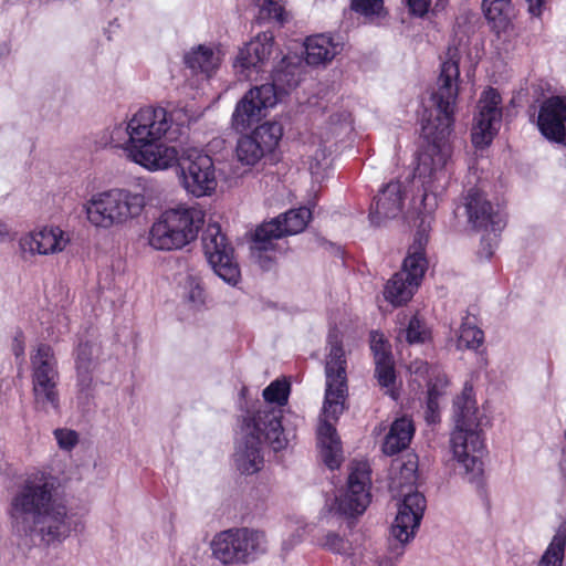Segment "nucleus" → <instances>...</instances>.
<instances>
[{"instance_id": "bb28decb", "label": "nucleus", "mask_w": 566, "mask_h": 566, "mask_svg": "<svg viewBox=\"0 0 566 566\" xmlns=\"http://www.w3.org/2000/svg\"><path fill=\"white\" fill-rule=\"evenodd\" d=\"M275 41L271 31H264L250 40V70L253 67L256 72H268L272 66V55L274 53Z\"/></svg>"}, {"instance_id": "e433bc0d", "label": "nucleus", "mask_w": 566, "mask_h": 566, "mask_svg": "<svg viewBox=\"0 0 566 566\" xmlns=\"http://www.w3.org/2000/svg\"><path fill=\"white\" fill-rule=\"evenodd\" d=\"M98 144L104 147H122L127 151V156L130 158V120L126 124L115 125L101 137Z\"/></svg>"}, {"instance_id": "09e8293b", "label": "nucleus", "mask_w": 566, "mask_h": 566, "mask_svg": "<svg viewBox=\"0 0 566 566\" xmlns=\"http://www.w3.org/2000/svg\"><path fill=\"white\" fill-rule=\"evenodd\" d=\"M486 234L482 237L481 239V249H480V254L481 255H484L486 259H490L493 253H494V250L496 249L497 244H499V235L501 232H496V233H493V232H490V231H485Z\"/></svg>"}, {"instance_id": "de8ad7c7", "label": "nucleus", "mask_w": 566, "mask_h": 566, "mask_svg": "<svg viewBox=\"0 0 566 566\" xmlns=\"http://www.w3.org/2000/svg\"><path fill=\"white\" fill-rule=\"evenodd\" d=\"M188 293L187 300L195 306L200 307L205 305L206 302V293L202 286L196 282L195 280H189L188 282Z\"/></svg>"}, {"instance_id": "f03ea898", "label": "nucleus", "mask_w": 566, "mask_h": 566, "mask_svg": "<svg viewBox=\"0 0 566 566\" xmlns=\"http://www.w3.org/2000/svg\"><path fill=\"white\" fill-rule=\"evenodd\" d=\"M459 81V61L450 57L442 62L437 80V90L431 95L436 116L424 120L421 128L423 137L430 145L426 151L419 155L415 171L416 176L422 179L424 199L430 193L437 195L433 182L446 177L444 167L451 154L447 140L453 132Z\"/></svg>"}, {"instance_id": "473e14b6", "label": "nucleus", "mask_w": 566, "mask_h": 566, "mask_svg": "<svg viewBox=\"0 0 566 566\" xmlns=\"http://www.w3.org/2000/svg\"><path fill=\"white\" fill-rule=\"evenodd\" d=\"M271 74L272 82L281 93H287L289 90L300 84V66L286 63V57H282L280 65L271 66L268 70Z\"/></svg>"}, {"instance_id": "4468645a", "label": "nucleus", "mask_w": 566, "mask_h": 566, "mask_svg": "<svg viewBox=\"0 0 566 566\" xmlns=\"http://www.w3.org/2000/svg\"><path fill=\"white\" fill-rule=\"evenodd\" d=\"M426 503V497L421 493L412 492L406 494L399 504L398 513L390 530L391 536L397 541L400 548L398 554H401L405 545L415 537L423 517Z\"/></svg>"}, {"instance_id": "a19ab883", "label": "nucleus", "mask_w": 566, "mask_h": 566, "mask_svg": "<svg viewBox=\"0 0 566 566\" xmlns=\"http://www.w3.org/2000/svg\"><path fill=\"white\" fill-rule=\"evenodd\" d=\"M379 361H375V376L381 387H390L395 384L396 374L391 356H382Z\"/></svg>"}, {"instance_id": "58836bf2", "label": "nucleus", "mask_w": 566, "mask_h": 566, "mask_svg": "<svg viewBox=\"0 0 566 566\" xmlns=\"http://www.w3.org/2000/svg\"><path fill=\"white\" fill-rule=\"evenodd\" d=\"M406 340L410 345L424 344L431 338V331L426 322L418 315H413L405 329Z\"/></svg>"}, {"instance_id": "a18cd8bd", "label": "nucleus", "mask_w": 566, "mask_h": 566, "mask_svg": "<svg viewBox=\"0 0 566 566\" xmlns=\"http://www.w3.org/2000/svg\"><path fill=\"white\" fill-rule=\"evenodd\" d=\"M268 552V539L263 531L250 530V559Z\"/></svg>"}, {"instance_id": "1a4fd4ad", "label": "nucleus", "mask_w": 566, "mask_h": 566, "mask_svg": "<svg viewBox=\"0 0 566 566\" xmlns=\"http://www.w3.org/2000/svg\"><path fill=\"white\" fill-rule=\"evenodd\" d=\"M179 180L185 190L196 198L210 196L217 188L216 168L212 158L197 149H188L175 161Z\"/></svg>"}, {"instance_id": "4be33fe9", "label": "nucleus", "mask_w": 566, "mask_h": 566, "mask_svg": "<svg viewBox=\"0 0 566 566\" xmlns=\"http://www.w3.org/2000/svg\"><path fill=\"white\" fill-rule=\"evenodd\" d=\"M283 136V128L276 122H266L250 133V166L272 156Z\"/></svg>"}, {"instance_id": "9b49d317", "label": "nucleus", "mask_w": 566, "mask_h": 566, "mask_svg": "<svg viewBox=\"0 0 566 566\" xmlns=\"http://www.w3.org/2000/svg\"><path fill=\"white\" fill-rule=\"evenodd\" d=\"M462 206L468 222L478 231L502 232L506 227V213L499 203H493L488 195L476 187L462 196Z\"/></svg>"}, {"instance_id": "39448f33", "label": "nucleus", "mask_w": 566, "mask_h": 566, "mask_svg": "<svg viewBox=\"0 0 566 566\" xmlns=\"http://www.w3.org/2000/svg\"><path fill=\"white\" fill-rule=\"evenodd\" d=\"M455 429L451 433L454 459L464 468L471 483L480 484L483 474L484 439L479 430L478 408L472 398V387H465L454 400Z\"/></svg>"}, {"instance_id": "4c0bfd02", "label": "nucleus", "mask_w": 566, "mask_h": 566, "mask_svg": "<svg viewBox=\"0 0 566 566\" xmlns=\"http://www.w3.org/2000/svg\"><path fill=\"white\" fill-rule=\"evenodd\" d=\"M250 239L253 241V245L250 247V256L254 259L255 263L262 271L271 270L275 264V259L272 252L275 250V239H269V247L262 248L263 244L256 242L255 233Z\"/></svg>"}, {"instance_id": "13d9d810", "label": "nucleus", "mask_w": 566, "mask_h": 566, "mask_svg": "<svg viewBox=\"0 0 566 566\" xmlns=\"http://www.w3.org/2000/svg\"><path fill=\"white\" fill-rule=\"evenodd\" d=\"M8 234L7 226L0 222V239L4 238Z\"/></svg>"}, {"instance_id": "5fc2aeb1", "label": "nucleus", "mask_w": 566, "mask_h": 566, "mask_svg": "<svg viewBox=\"0 0 566 566\" xmlns=\"http://www.w3.org/2000/svg\"><path fill=\"white\" fill-rule=\"evenodd\" d=\"M547 0H526L528 3V11L534 17H539L542 14V9Z\"/></svg>"}, {"instance_id": "20e7f679", "label": "nucleus", "mask_w": 566, "mask_h": 566, "mask_svg": "<svg viewBox=\"0 0 566 566\" xmlns=\"http://www.w3.org/2000/svg\"><path fill=\"white\" fill-rule=\"evenodd\" d=\"M172 128L171 114L161 106H146L130 118V159L150 171L175 165L177 150L161 140Z\"/></svg>"}, {"instance_id": "6e6d98bb", "label": "nucleus", "mask_w": 566, "mask_h": 566, "mask_svg": "<svg viewBox=\"0 0 566 566\" xmlns=\"http://www.w3.org/2000/svg\"><path fill=\"white\" fill-rule=\"evenodd\" d=\"M12 350L17 358L24 355V344L20 336H15L12 344Z\"/></svg>"}, {"instance_id": "2eb2a0df", "label": "nucleus", "mask_w": 566, "mask_h": 566, "mask_svg": "<svg viewBox=\"0 0 566 566\" xmlns=\"http://www.w3.org/2000/svg\"><path fill=\"white\" fill-rule=\"evenodd\" d=\"M312 219V211L308 208L301 207L290 209L279 214L270 221H264L255 229L256 242L269 247V239H281L287 235L301 233L307 227Z\"/></svg>"}, {"instance_id": "f8f14e48", "label": "nucleus", "mask_w": 566, "mask_h": 566, "mask_svg": "<svg viewBox=\"0 0 566 566\" xmlns=\"http://www.w3.org/2000/svg\"><path fill=\"white\" fill-rule=\"evenodd\" d=\"M371 470L367 462L352 465L346 492L336 500L340 515L354 517L361 515L370 503Z\"/></svg>"}, {"instance_id": "6ab92c4d", "label": "nucleus", "mask_w": 566, "mask_h": 566, "mask_svg": "<svg viewBox=\"0 0 566 566\" xmlns=\"http://www.w3.org/2000/svg\"><path fill=\"white\" fill-rule=\"evenodd\" d=\"M429 242V231L423 222H421L413 235L412 243L409 245L407 255L403 259L401 270L403 276L410 280L413 285H420L428 270L429 262L427 259L426 248Z\"/></svg>"}, {"instance_id": "49530a36", "label": "nucleus", "mask_w": 566, "mask_h": 566, "mask_svg": "<svg viewBox=\"0 0 566 566\" xmlns=\"http://www.w3.org/2000/svg\"><path fill=\"white\" fill-rule=\"evenodd\" d=\"M511 0H483V11L488 20L495 21L500 19L509 9Z\"/></svg>"}, {"instance_id": "9d476101", "label": "nucleus", "mask_w": 566, "mask_h": 566, "mask_svg": "<svg viewBox=\"0 0 566 566\" xmlns=\"http://www.w3.org/2000/svg\"><path fill=\"white\" fill-rule=\"evenodd\" d=\"M202 248L214 273L226 283L235 285L240 279V270L233 261V248L222 233L220 224L208 223L202 233Z\"/></svg>"}, {"instance_id": "5701e85b", "label": "nucleus", "mask_w": 566, "mask_h": 566, "mask_svg": "<svg viewBox=\"0 0 566 566\" xmlns=\"http://www.w3.org/2000/svg\"><path fill=\"white\" fill-rule=\"evenodd\" d=\"M232 137L235 142L234 155L242 165L248 164V92L242 95L232 115Z\"/></svg>"}, {"instance_id": "37998d69", "label": "nucleus", "mask_w": 566, "mask_h": 566, "mask_svg": "<svg viewBox=\"0 0 566 566\" xmlns=\"http://www.w3.org/2000/svg\"><path fill=\"white\" fill-rule=\"evenodd\" d=\"M323 547L339 555H349L352 551L350 542L335 532H328L325 535Z\"/></svg>"}, {"instance_id": "a878e982", "label": "nucleus", "mask_w": 566, "mask_h": 566, "mask_svg": "<svg viewBox=\"0 0 566 566\" xmlns=\"http://www.w3.org/2000/svg\"><path fill=\"white\" fill-rule=\"evenodd\" d=\"M413 434L415 426L411 419L407 417L396 419L384 439V453L394 455L407 449Z\"/></svg>"}, {"instance_id": "ea45409f", "label": "nucleus", "mask_w": 566, "mask_h": 566, "mask_svg": "<svg viewBox=\"0 0 566 566\" xmlns=\"http://www.w3.org/2000/svg\"><path fill=\"white\" fill-rule=\"evenodd\" d=\"M447 385V380L438 377L437 382L430 381L428 384V392H427V408H426V420L428 423H436L439 421V398L442 395L441 390L438 387Z\"/></svg>"}, {"instance_id": "dca6fc26", "label": "nucleus", "mask_w": 566, "mask_h": 566, "mask_svg": "<svg viewBox=\"0 0 566 566\" xmlns=\"http://www.w3.org/2000/svg\"><path fill=\"white\" fill-rule=\"evenodd\" d=\"M95 344L80 338L74 349L76 370V400L82 408L90 407L94 399L93 371L96 367Z\"/></svg>"}, {"instance_id": "f3484780", "label": "nucleus", "mask_w": 566, "mask_h": 566, "mask_svg": "<svg viewBox=\"0 0 566 566\" xmlns=\"http://www.w3.org/2000/svg\"><path fill=\"white\" fill-rule=\"evenodd\" d=\"M537 128L551 143L566 146V97L551 96L538 108Z\"/></svg>"}, {"instance_id": "b1692460", "label": "nucleus", "mask_w": 566, "mask_h": 566, "mask_svg": "<svg viewBox=\"0 0 566 566\" xmlns=\"http://www.w3.org/2000/svg\"><path fill=\"white\" fill-rule=\"evenodd\" d=\"M67 240L60 228H44L31 233L22 242L32 253L49 254L62 251Z\"/></svg>"}, {"instance_id": "4d7b16f0", "label": "nucleus", "mask_w": 566, "mask_h": 566, "mask_svg": "<svg viewBox=\"0 0 566 566\" xmlns=\"http://www.w3.org/2000/svg\"><path fill=\"white\" fill-rule=\"evenodd\" d=\"M402 469L407 472V478L410 482L416 481V464L412 462H409L408 464H403Z\"/></svg>"}, {"instance_id": "603ef678", "label": "nucleus", "mask_w": 566, "mask_h": 566, "mask_svg": "<svg viewBox=\"0 0 566 566\" xmlns=\"http://www.w3.org/2000/svg\"><path fill=\"white\" fill-rule=\"evenodd\" d=\"M370 348L374 353L375 361L380 360L381 354L382 356H391L381 336L377 339L375 334L371 335Z\"/></svg>"}, {"instance_id": "0eeeda50", "label": "nucleus", "mask_w": 566, "mask_h": 566, "mask_svg": "<svg viewBox=\"0 0 566 566\" xmlns=\"http://www.w3.org/2000/svg\"><path fill=\"white\" fill-rule=\"evenodd\" d=\"M290 394L291 384L286 378L271 381L262 391L265 405L256 408L250 416V428H253L256 439L268 443L274 451L286 446L282 407L287 405Z\"/></svg>"}, {"instance_id": "79ce46f5", "label": "nucleus", "mask_w": 566, "mask_h": 566, "mask_svg": "<svg viewBox=\"0 0 566 566\" xmlns=\"http://www.w3.org/2000/svg\"><path fill=\"white\" fill-rule=\"evenodd\" d=\"M350 8L366 18L380 17L384 11V0H352Z\"/></svg>"}, {"instance_id": "a211bd4d", "label": "nucleus", "mask_w": 566, "mask_h": 566, "mask_svg": "<svg viewBox=\"0 0 566 566\" xmlns=\"http://www.w3.org/2000/svg\"><path fill=\"white\" fill-rule=\"evenodd\" d=\"M403 186L398 180L386 184L374 198L369 209V220L379 226L384 220L398 217L403 208Z\"/></svg>"}, {"instance_id": "c03bdc74", "label": "nucleus", "mask_w": 566, "mask_h": 566, "mask_svg": "<svg viewBox=\"0 0 566 566\" xmlns=\"http://www.w3.org/2000/svg\"><path fill=\"white\" fill-rule=\"evenodd\" d=\"M53 434L59 448L64 451H71L74 449L80 440L78 433L75 430L67 428L55 429Z\"/></svg>"}, {"instance_id": "7ed1b4c3", "label": "nucleus", "mask_w": 566, "mask_h": 566, "mask_svg": "<svg viewBox=\"0 0 566 566\" xmlns=\"http://www.w3.org/2000/svg\"><path fill=\"white\" fill-rule=\"evenodd\" d=\"M328 353L325 359V394L322 408V420L317 429V444L324 464L338 469L343 461L342 442L332 421L337 422L345 411L348 397L347 360L342 337L337 332L327 336Z\"/></svg>"}, {"instance_id": "c9c22d12", "label": "nucleus", "mask_w": 566, "mask_h": 566, "mask_svg": "<svg viewBox=\"0 0 566 566\" xmlns=\"http://www.w3.org/2000/svg\"><path fill=\"white\" fill-rule=\"evenodd\" d=\"M256 6L259 7L255 18L258 23L275 22L283 27L289 20L284 6L276 0H258Z\"/></svg>"}, {"instance_id": "3c124183", "label": "nucleus", "mask_w": 566, "mask_h": 566, "mask_svg": "<svg viewBox=\"0 0 566 566\" xmlns=\"http://www.w3.org/2000/svg\"><path fill=\"white\" fill-rule=\"evenodd\" d=\"M233 69L235 73L239 75L240 81L248 80V55L244 53L243 50H241L238 56L235 57Z\"/></svg>"}, {"instance_id": "f257e3e1", "label": "nucleus", "mask_w": 566, "mask_h": 566, "mask_svg": "<svg viewBox=\"0 0 566 566\" xmlns=\"http://www.w3.org/2000/svg\"><path fill=\"white\" fill-rule=\"evenodd\" d=\"M12 530L21 538L45 545L65 539L73 531L66 505L56 496L55 479L41 473L28 478L10 503Z\"/></svg>"}, {"instance_id": "72a5a7b5", "label": "nucleus", "mask_w": 566, "mask_h": 566, "mask_svg": "<svg viewBox=\"0 0 566 566\" xmlns=\"http://www.w3.org/2000/svg\"><path fill=\"white\" fill-rule=\"evenodd\" d=\"M484 332L479 328L474 322L465 317L460 326L459 335L457 338V348L460 350L470 349L478 350L483 346Z\"/></svg>"}, {"instance_id": "052dcab7", "label": "nucleus", "mask_w": 566, "mask_h": 566, "mask_svg": "<svg viewBox=\"0 0 566 566\" xmlns=\"http://www.w3.org/2000/svg\"><path fill=\"white\" fill-rule=\"evenodd\" d=\"M245 390L247 388L245 387H242L241 391H240V395L242 398H244V395H245Z\"/></svg>"}, {"instance_id": "f704fd0d", "label": "nucleus", "mask_w": 566, "mask_h": 566, "mask_svg": "<svg viewBox=\"0 0 566 566\" xmlns=\"http://www.w3.org/2000/svg\"><path fill=\"white\" fill-rule=\"evenodd\" d=\"M240 431L237 433L235 449L233 453V463L237 471L241 475H245L248 472V410L239 418Z\"/></svg>"}, {"instance_id": "aec40b11", "label": "nucleus", "mask_w": 566, "mask_h": 566, "mask_svg": "<svg viewBox=\"0 0 566 566\" xmlns=\"http://www.w3.org/2000/svg\"><path fill=\"white\" fill-rule=\"evenodd\" d=\"M213 556L223 564L244 562L248 555V528L220 532L211 542Z\"/></svg>"}, {"instance_id": "2f4dec72", "label": "nucleus", "mask_w": 566, "mask_h": 566, "mask_svg": "<svg viewBox=\"0 0 566 566\" xmlns=\"http://www.w3.org/2000/svg\"><path fill=\"white\" fill-rule=\"evenodd\" d=\"M566 551V521L557 527L536 566H563Z\"/></svg>"}, {"instance_id": "393cba45", "label": "nucleus", "mask_w": 566, "mask_h": 566, "mask_svg": "<svg viewBox=\"0 0 566 566\" xmlns=\"http://www.w3.org/2000/svg\"><path fill=\"white\" fill-rule=\"evenodd\" d=\"M148 243L155 250L171 251L186 247L171 224L161 212L159 218L151 224L148 232Z\"/></svg>"}, {"instance_id": "412c9836", "label": "nucleus", "mask_w": 566, "mask_h": 566, "mask_svg": "<svg viewBox=\"0 0 566 566\" xmlns=\"http://www.w3.org/2000/svg\"><path fill=\"white\" fill-rule=\"evenodd\" d=\"M163 213L186 245L197 239L205 223V213L197 207L178 206Z\"/></svg>"}, {"instance_id": "ddd939ff", "label": "nucleus", "mask_w": 566, "mask_h": 566, "mask_svg": "<svg viewBox=\"0 0 566 566\" xmlns=\"http://www.w3.org/2000/svg\"><path fill=\"white\" fill-rule=\"evenodd\" d=\"M501 103L502 97L495 88L489 87L482 93L471 134L474 147H488L496 136L502 122Z\"/></svg>"}, {"instance_id": "cd10ccee", "label": "nucleus", "mask_w": 566, "mask_h": 566, "mask_svg": "<svg viewBox=\"0 0 566 566\" xmlns=\"http://www.w3.org/2000/svg\"><path fill=\"white\" fill-rule=\"evenodd\" d=\"M304 46L305 62L312 66L324 65L337 54V44L333 42L332 36L326 34H315L306 38Z\"/></svg>"}, {"instance_id": "bf43d9fd", "label": "nucleus", "mask_w": 566, "mask_h": 566, "mask_svg": "<svg viewBox=\"0 0 566 566\" xmlns=\"http://www.w3.org/2000/svg\"><path fill=\"white\" fill-rule=\"evenodd\" d=\"M261 493H262V495L268 494L269 493V489L266 486H263Z\"/></svg>"}, {"instance_id": "423d86ee", "label": "nucleus", "mask_w": 566, "mask_h": 566, "mask_svg": "<svg viewBox=\"0 0 566 566\" xmlns=\"http://www.w3.org/2000/svg\"><path fill=\"white\" fill-rule=\"evenodd\" d=\"M145 206L143 193L114 188L92 195L83 209L93 227L107 230L139 217Z\"/></svg>"}, {"instance_id": "8fccbe9b", "label": "nucleus", "mask_w": 566, "mask_h": 566, "mask_svg": "<svg viewBox=\"0 0 566 566\" xmlns=\"http://www.w3.org/2000/svg\"><path fill=\"white\" fill-rule=\"evenodd\" d=\"M409 12L416 17H423L430 8L431 0H405Z\"/></svg>"}, {"instance_id": "7c9ffc66", "label": "nucleus", "mask_w": 566, "mask_h": 566, "mask_svg": "<svg viewBox=\"0 0 566 566\" xmlns=\"http://www.w3.org/2000/svg\"><path fill=\"white\" fill-rule=\"evenodd\" d=\"M279 94L281 92L273 82L250 88V119L260 117L263 109L275 106Z\"/></svg>"}, {"instance_id": "c756f323", "label": "nucleus", "mask_w": 566, "mask_h": 566, "mask_svg": "<svg viewBox=\"0 0 566 566\" xmlns=\"http://www.w3.org/2000/svg\"><path fill=\"white\" fill-rule=\"evenodd\" d=\"M418 287L403 273H395L385 285L384 296L394 306H401L411 300Z\"/></svg>"}, {"instance_id": "6e6552de", "label": "nucleus", "mask_w": 566, "mask_h": 566, "mask_svg": "<svg viewBox=\"0 0 566 566\" xmlns=\"http://www.w3.org/2000/svg\"><path fill=\"white\" fill-rule=\"evenodd\" d=\"M34 407L49 413L60 411L57 361L52 347L40 344L31 356Z\"/></svg>"}, {"instance_id": "c85d7f7f", "label": "nucleus", "mask_w": 566, "mask_h": 566, "mask_svg": "<svg viewBox=\"0 0 566 566\" xmlns=\"http://www.w3.org/2000/svg\"><path fill=\"white\" fill-rule=\"evenodd\" d=\"M219 56L206 45H198L184 56L185 64L195 73H202L207 76L218 67Z\"/></svg>"}, {"instance_id": "864d4df0", "label": "nucleus", "mask_w": 566, "mask_h": 566, "mask_svg": "<svg viewBox=\"0 0 566 566\" xmlns=\"http://www.w3.org/2000/svg\"><path fill=\"white\" fill-rule=\"evenodd\" d=\"M250 470L253 472H258L261 470V467L263 464V457L260 453V450L258 448H254L253 446H250Z\"/></svg>"}]
</instances>
